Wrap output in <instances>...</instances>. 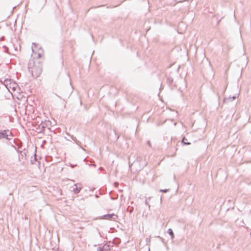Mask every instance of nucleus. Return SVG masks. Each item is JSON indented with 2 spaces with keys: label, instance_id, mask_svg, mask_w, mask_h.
<instances>
[{
  "label": "nucleus",
  "instance_id": "obj_12",
  "mask_svg": "<svg viewBox=\"0 0 251 251\" xmlns=\"http://www.w3.org/2000/svg\"><path fill=\"white\" fill-rule=\"evenodd\" d=\"M20 152L21 153V156H22V157L24 156H25L26 155V152H25V151L23 152L22 151H20Z\"/></svg>",
  "mask_w": 251,
  "mask_h": 251
},
{
  "label": "nucleus",
  "instance_id": "obj_20",
  "mask_svg": "<svg viewBox=\"0 0 251 251\" xmlns=\"http://www.w3.org/2000/svg\"><path fill=\"white\" fill-rule=\"evenodd\" d=\"M236 96L232 97L231 98L232 99L231 100H235L236 99Z\"/></svg>",
  "mask_w": 251,
  "mask_h": 251
},
{
  "label": "nucleus",
  "instance_id": "obj_22",
  "mask_svg": "<svg viewBox=\"0 0 251 251\" xmlns=\"http://www.w3.org/2000/svg\"><path fill=\"white\" fill-rule=\"evenodd\" d=\"M11 147H12L14 149H15V150H16V148L15 146H13V145H11Z\"/></svg>",
  "mask_w": 251,
  "mask_h": 251
},
{
  "label": "nucleus",
  "instance_id": "obj_26",
  "mask_svg": "<svg viewBox=\"0 0 251 251\" xmlns=\"http://www.w3.org/2000/svg\"><path fill=\"white\" fill-rule=\"evenodd\" d=\"M119 138V136H118L117 137V140Z\"/></svg>",
  "mask_w": 251,
  "mask_h": 251
},
{
  "label": "nucleus",
  "instance_id": "obj_31",
  "mask_svg": "<svg viewBox=\"0 0 251 251\" xmlns=\"http://www.w3.org/2000/svg\"><path fill=\"white\" fill-rule=\"evenodd\" d=\"M250 133L251 134V131L250 132Z\"/></svg>",
  "mask_w": 251,
  "mask_h": 251
},
{
  "label": "nucleus",
  "instance_id": "obj_8",
  "mask_svg": "<svg viewBox=\"0 0 251 251\" xmlns=\"http://www.w3.org/2000/svg\"><path fill=\"white\" fill-rule=\"evenodd\" d=\"M14 143L18 147V149L21 148L22 146V142L18 139H15L14 140Z\"/></svg>",
  "mask_w": 251,
  "mask_h": 251
},
{
  "label": "nucleus",
  "instance_id": "obj_11",
  "mask_svg": "<svg viewBox=\"0 0 251 251\" xmlns=\"http://www.w3.org/2000/svg\"><path fill=\"white\" fill-rule=\"evenodd\" d=\"M60 74V72H59V71H56L54 74V76L56 77L57 79H58Z\"/></svg>",
  "mask_w": 251,
  "mask_h": 251
},
{
  "label": "nucleus",
  "instance_id": "obj_7",
  "mask_svg": "<svg viewBox=\"0 0 251 251\" xmlns=\"http://www.w3.org/2000/svg\"><path fill=\"white\" fill-rule=\"evenodd\" d=\"M171 143L169 144L168 143V147L169 148H172L173 147H176L177 144V142L175 139L171 138Z\"/></svg>",
  "mask_w": 251,
  "mask_h": 251
},
{
  "label": "nucleus",
  "instance_id": "obj_27",
  "mask_svg": "<svg viewBox=\"0 0 251 251\" xmlns=\"http://www.w3.org/2000/svg\"><path fill=\"white\" fill-rule=\"evenodd\" d=\"M43 143H46V141L44 140Z\"/></svg>",
  "mask_w": 251,
  "mask_h": 251
},
{
  "label": "nucleus",
  "instance_id": "obj_1",
  "mask_svg": "<svg viewBox=\"0 0 251 251\" xmlns=\"http://www.w3.org/2000/svg\"><path fill=\"white\" fill-rule=\"evenodd\" d=\"M28 69L34 78L38 77L42 72L41 64L39 62H36L33 58L29 60Z\"/></svg>",
  "mask_w": 251,
  "mask_h": 251
},
{
  "label": "nucleus",
  "instance_id": "obj_21",
  "mask_svg": "<svg viewBox=\"0 0 251 251\" xmlns=\"http://www.w3.org/2000/svg\"><path fill=\"white\" fill-rule=\"evenodd\" d=\"M148 144L149 145V146L150 147H151V143L150 141H149L148 142Z\"/></svg>",
  "mask_w": 251,
  "mask_h": 251
},
{
  "label": "nucleus",
  "instance_id": "obj_4",
  "mask_svg": "<svg viewBox=\"0 0 251 251\" xmlns=\"http://www.w3.org/2000/svg\"><path fill=\"white\" fill-rule=\"evenodd\" d=\"M71 191L74 192L75 194H78L80 192L82 188V186L80 183L75 184L73 187H71Z\"/></svg>",
  "mask_w": 251,
  "mask_h": 251
},
{
  "label": "nucleus",
  "instance_id": "obj_2",
  "mask_svg": "<svg viewBox=\"0 0 251 251\" xmlns=\"http://www.w3.org/2000/svg\"><path fill=\"white\" fill-rule=\"evenodd\" d=\"M3 84L7 90L11 93L15 92L19 88L18 85L17 83L13 82L10 79H5L4 80Z\"/></svg>",
  "mask_w": 251,
  "mask_h": 251
},
{
  "label": "nucleus",
  "instance_id": "obj_24",
  "mask_svg": "<svg viewBox=\"0 0 251 251\" xmlns=\"http://www.w3.org/2000/svg\"><path fill=\"white\" fill-rule=\"evenodd\" d=\"M185 1V0H180V1H178L177 3H178V2H182V1Z\"/></svg>",
  "mask_w": 251,
  "mask_h": 251
},
{
  "label": "nucleus",
  "instance_id": "obj_17",
  "mask_svg": "<svg viewBox=\"0 0 251 251\" xmlns=\"http://www.w3.org/2000/svg\"><path fill=\"white\" fill-rule=\"evenodd\" d=\"M147 162H145V163H144V164L142 165V167L140 168V170H141L145 166H147Z\"/></svg>",
  "mask_w": 251,
  "mask_h": 251
},
{
  "label": "nucleus",
  "instance_id": "obj_9",
  "mask_svg": "<svg viewBox=\"0 0 251 251\" xmlns=\"http://www.w3.org/2000/svg\"><path fill=\"white\" fill-rule=\"evenodd\" d=\"M169 234L171 236L172 239L174 238V234L173 230L171 228H169L168 230Z\"/></svg>",
  "mask_w": 251,
  "mask_h": 251
},
{
  "label": "nucleus",
  "instance_id": "obj_30",
  "mask_svg": "<svg viewBox=\"0 0 251 251\" xmlns=\"http://www.w3.org/2000/svg\"><path fill=\"white\" fill-rule=\"evenodd\" d=\"M250 235H251V232L250 233Z\"/></svg>",
  "mask_w": 251,
  "mask_h": 251
},
{
  "label": "nucleus",
  "instance_id": "obj_25",
  "mask_svg": "<svg viewBox=\"0 0 251 251\" xmlns=\"http://www.w3.org/2000/svg\"><path fill=\"white\" fill-rule=\"evenodd\" d=\"M99 169L101 170H102L103 168L102 167H100Z\"/></svg>",
  "mask_w": 251,
  "mask_h": 251
},
{
  "label": "nucleus",
  "instance_id": "obj_6",
  "mask_svg": "<svg viewBox=\"0 0 251 251\" xmlns=\"http://www.w3.org/2000/svg\"><path fill=\"white\" fill-rule=\"evenodd\" d=\"M47 125L45 123H41L40 125H38V127L36 128L37 131L39 133H42L45 128L46 127Z\"/></svg>",
  "mask_w": 251,
  "mask_h": 251
},
{
  "label": "nucleus",
  "instance_id": "obj_5",
  "mask_svg": "<svg viewBox=\"0 0 251 251\" xmlns=\"http://www.w3.org/2000/svg\"><path fill=\"white\" fill-rule=\"evenodd\" d=\"M118 218V216L114 213L108 214L104 215L102 216V219L106 220H115Z\"/></svg>",
  "mask_w": 251,
  "mask_h": 251
},
{
  "label": "nucleus",
  "instance_id": "obj_10",
  "mask_svg": "<svg viewBox=\"0 0 251 251\" xmlns=\"http://www.w3.org/2000/svg\"><path fill=\"white\" fill-rule=\"evenodd\" d=\"M185 140H187V139L185 137H183L182 140V144L184 145H189L191 144L190 142H187V141L185 142Z\"/></svg>",
  "mask_w": 251,
  "mask_h": 251
},
{
  "label": "nucleus",
  "instance_id": "obj_18",
  "mask_svg": "<svg viewBox=\"0 0 251 251\" xmlns=\"http://www.w3.org/2000/svg\"><path fill=\"white\" fill-rule=\"evenodd\" d=\"M145 204H146V205L148 206L149 208H150V205L149 202L147 201V200H146Z\"/></svg>",
  "mask_w": 251,
  "mask_h": 251
},
{
  "label": "nucleus",
  "instance_id": "obj_23",
  "mask_svg": "<svg viewBox=\"0 0 251 251\" xmlns=\"http://www.w3.org/2000/svg\"><path fill=\"white\" fill-rule=\"evenodd\" d=\"M75 166H76V165H71V167H72V168H74V167Z\"/></svg>",
  "mask_w": 251,
  "mask_h": 251
},
{
  "label": "nucleus",
  "instance_id": "obj_29",
  "mask_svg": "<svg viewBox=\"0 0 251 251\" xmlns=\"http://www.w3.org/2000/svg\"><path fill=\"white\" fill-rule=\"evenodd\" d=\"M250 214H251V210H250Z\"/></svg>",
  "mask_w": 251,
  "mask_h": 251
},
{
  "label": "nucleus",
  "instance_id": "obj_14",
  "mask_svg": "<svg viewBox=\"0 0 251 251\" xmlns=\"http://www.w3.org/2000/svg\"><path fill=\"white\" fill-rule=\"evenodd\" d=\"M65 76L67 77V78L68 79V80H69V82H70V85H72V84H71V82H70V77H69V74H67V73H65Z\"/></svg>",
  "mask_w": 251,
  "mask_h": 251
},
{
  "label": "nucleus",
  "instance_id": "obj_28",
  "mask_svg": "<svg viewBox=\"0 0 251 251\" xmlns=\"http://www.w3.org/2000/svg\"><path fill=\"white\" fill-rule=\"evenodd\" d=\"M31 164L33 163V162H32V160H31Z\"/></svg>",
  "mask_w": 251,
  "mask_h": 251
},
{
  "label": "nucleus",
  "instance_id": "obj_16",
  "mask_svg": "<svg viewBox=\"0 0 251 251\" xmlns=\"http://www.w3.org/2000/svg\"><path fill=\"white\" fill-rule=\"evenodd\" d=\"M97 251H103V248H101V247H99L97 249Z\"/></svg>",
  "mask_w": 251,
  "mask_h": 251
},
{
  "label": "nucleus",
  "instance_id": "obj_13",
  "mask_svg": "<svg viewBox=\"0 0 251 251\" xmlns=\"http://www.w3.org/2000/svg\"><path fill=\"white\" fill-rule=\"evenodd\" d=\"M160 192L167 193L169 191V189H160L159 191Z\"/></svg>",
  "mask_w": 251,
  "mask_h": 251
},
{
  "label": "nucleus",
  "instance_id": "obj_15",
  "mask_svg": "<svg viewBox=\"0 0 251 251\" xmlns=\"http://www.w3.org/2000/svg\"><path fill=\"white\" fill-rule=\"evenodd\" d=\"M168 81L171 84V83L173 82V79L172 78H168Z\"/></svg>",
  "mask_w": 251,
  "mask_h": 251
},
{
  "label": "nucleus",
  "instance_id": "obj_19",
  "mask_svg": "<svg viewBox=\"0 0 251 251\" xmlns=\"http://www.w3.org/2000/svg\"><path fill=\"white\" fill-rule=\"evenodd\" d=\"M114 185H115L116 187H117L118 186V185H119V183H118V182H115V183H114Z\"/></svg>",
  "mask_w": 251,
  "mask_h": 251
},
{
  "label": "nucleus",
  "instance_id": "obj_3",
  "mask_svg": "<svg viewBox=\"0 0 251 251\" xmlns=\"http://www.w3.org/2000/svg\"><path fill=\"white\" fill-rule=\"evenodd\" d=\"M13 134L11 130L9 129H5L0 131V140L5 139L7 140H10Z\"/></svg>",
  "mask_w": 251,
  "mask_h": 251
}]
</instances>
